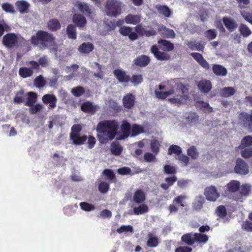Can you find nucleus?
Here are the masks:
<instances>
[{
	"label": "nucleus",
	"instance_id": "f257e3e1",
	"mask_svg": "<svg viewBox=\"0 0 252 252\" xmlns=\"http://www.w3.org/2000/svg\"><path fill=\"white\" fill-rule=\"evenodd\" d=\"M117 123L114 120H103L99 122L96 126L97 137L101 143H106L113 140L118 129Z\"/></svg>",
	"mask_w": 252,
	"mask_h": 252
},
{
	"label": "nucleus",
	"instance_id": "f03ea898",
	"mask_svg": "<svg viewBox=\"0 0 252 252\" xmlns=\"http://www.w3.org/2000/svg\"><path fill=\"white\" fill-rule=\"evenodd\" d=\"M30 42L33 46L44 50L54 45L55 43V37L51 33L39 30L35 34L32 36Z\"/></svg>",
	"mask_w": 252,
	"mask_h": 252
},
{
	"label": "nucleus",
	"instance_id": "7ed1b4c3",
	"mask_svg": "<svg viewBox=\"0 0 252 252\" xmlns=\"http://www.w3.org/2000/svg\"><path fill=\"white\" fill-rule=\"evenodd\" d=\"M124 4L119 0H107L105 5L106 14L111 17H117L122 13Z\"/></svg>",
	"mask_w": 252,
	"mask_h": 252
},
{
	"label": "nucleus",
	"instance_id": "20e7f679",
	"mask_svg": "<svg viewBox=\"0 0 252 252\" xmlns=\"http://www.w3.org/2000/svg\"><path fill=\"white\" fill-rule=\"evenodd\" d=\"M158 90H156L154 93L156 97L159 99L164 100L175 93V90L173 86L169 88L166 85L162 84L158 85Z\"/></svg>",
	"mask_w": 252,
	"mask_h": 252
},
{
	"label": "nucleus",
	"instance_id": "39448f33",
	"mask_svg": "<svg viewBox=\"0 0 252 252\" xmlns=\"http://www.w3.org/2000/svg\"><path fill=\"white\" fill-rule=\"evenodd\" d=\"M2 42L6 48L12 49L18 46V37L14 33H8L3 36Z\"/></svg>",
	"mask_w": 252,
	"mask_h": 252
},
{
	"label": "nucleus",
	"instance_id": "423d86ee",
	"mask_svg": "<svg viewBox=\"0 0 252 252\" xmlns=\"http://www.w3.org/2000/svg\"><path fill=\"white\" fill-rule=\"evenodd\" d=\"M76 6L80 12L85 14L88 18L93 19L95 16V9L87 3L77 1Z\"/></svg>",
	"mask_w": 252,
	"mask_h": 252
},
{
	"label": "nucleus",
	"instance_id": "0eeeda50",
	"mask_svg": "<svg viewBox=\"0 0 252 252\" xmlns=\"http://www.w3.org/2000/svg\"><path fill=\"white\" fill-rule=\"evenodd\" d=\"M240 123L250 132H252V111L251 114L241 112L238 116Z\"/></svg>",
	"mask_w": 252,
	"mask_h": 252
},
{
	"label": "nucleus",
	"instance_id": "6e6552de",
	"mask_svg": "<svg viewBox=\"0 0 252 252\" xmlns=\"http://www.w3.org/2000/svg\"><path fill=\"white\" fill-rule=\"evenodd\" d=\"M252 189L251 185L245 184L240 185L239 191L237 192L233 197V199L236 201L243 202V197L248 196Z\"/></svg>",
	"mask_w": 252,
	"mask_h": 252
},
{
	"label": "nucleus",
	"instance_id": "1a4fd4ad",
	"mask_svg": "<svg viewBox=\"0 0 252 252\" xmlns=\"http://www.w3.org/2000/svg\"><path fill=\"white\" fill-rule=\"evenodd\" d=\"M234 170L235 173L241 175H246L249 172L248 164L240 158L237 159Z\"/></svg>",
	"mask_w": 252,
	"mask_h": 252
},
{
	"label": "nucleus",
	"instance_id": "9d476101",
	"mask_svg": "<svg viewBox=\"0 0 252 252\" xmlns=\"http://www.w3.org/2000/svg\"><path fill=\"white\" fill-rule=\"evenodd\" d=\"M204 194L206 199L211 201H215L219 197L220 193L215 186L207 187L205 189Z\"/></svg>",
	"mask_w": 252,
	"mask_h": 252
},
{
	"label": "nucleus",
	"instance_id": "9b49d317",
	"mask_svg": "<svg viewBox=\"0 0 252 252\" xmlns=\"http://www.w3.org/2000/svg\"><path fill=\"white\" fill-rule=\"evenodd\" d=\"M151 52L155 57L159 61H167L170 59V56L164 51H159L157 45H154L151 47Z\"/></svg>",
	"mask_w": 252,
	"mask_h": 252
},
{
	"label": "nucleus",
	"instance_id": "f8f14e48",
	"mask_svg": "<svg viewBox=\"0 0 252 252\" xmlns=\"http://www.w3.org/2000/svg\"><path fill=\"white\" fill-rule=\"evenodd\" d=\"M121 129L122 133L117 137V140L125 139L130 135L131 129L130 124L127 121H123L121 126Z\"/></svg>",
	"mask_w": 252,
	"mask_h": 252
},
{
	"label": "nucleus",
	"instance_id": "ddd939ff",
	"mask_svg": "<svg viewBox=\"0 0 252 252\" xmlns=\"http://www.w3.org/2000/svg\"><path fill=\"white\" fill-rule=\"evenodd\" d=\"M240 183L239 181L231 180L224 187L225 194L227 195L237 192L240 188Z\"/></svg>",
	"mask_w": 252,
	"mask_h": 252
},
{
	"label": "nucleus",
	"instance_id": "4468645a",
	"mask_svg": "<svg viewBox=\"0 0 252 252\" xmlns=\"http://www.w3.org/2000/svg\"><path fill=\"white\" fill-rule=\"evenodd\" d=\"M113 74L120 83H127L130 81V76L122 69H115L113 71Z\"/></svg>",
	"mask_w": 252,
	"mask_h": 252
},
{
	"label": "nucleus",
	"instance_id": "2eb2a0df",
	"mask_svg": "<svg viewBox=\"0 0 252 252\" xmlns=\"http://www.w3.org/2000/svg\"><path fill=\"white\" fill-rule=\"evenodd\" d=\"M119 32L123 36H128L130 40L134 41L137 39L138 35L135 32H132V28L129 27L123 26L120 28Z\"/></svg>",
	"mask_w": 252,
	"mask_h": 252
},
{
	"label": "nucleus",
	"instance_id": "dca6fc26",
	"mask_svg": "<svg viewBox=\"0 0 252 252\" xmlns=\"http://www.w3.org/2000/svg\"><path fill=\"white\" fill-rule=\"evenodd\" d=\"M158 31L160 35L164 38H174L176 36L173 30L167 28L162 25L158 26Z\"/></svg>",
	"mask_w": 252,
	"mask_h": 252
},
{
	"label": "nucleus",
	"instance_id": "f3484780",
	"mask_svg": "<svg viewBox=\"0 0 252 252\" xmlns=\"http://www.w3.org/2000/svg\"><path fill=\"white\" fill-rule=\"evenodd\" d=\"M190 55L203 68L206 70L209 69L210 66L209 63L200 53L193 52L190 53Z\"/></svg>",
	"mask_w": 252,
	"mask_h": 252
},
{
	"label": "nucleus",
	"instance_id": "a211bd4d",
	"mask_svg": "<svg viewBox=\"0 0 252 252\" xmlns=\"http://www.w3.org/2000/svg\"><path fill=\"white\" fill-rule=\"evenodd\" d=\"M158 48L164 52L172 51L174 49L173 43L168 40L160 39L158 41Z\"/></svg>",
	"mask_w": 252,
	"mask_h": 252
},
{
	"label": "nucleus",
	"instance_id": "6ab92c4d",
	"mask_svg": "<svg viewBox=\"0 0 252 252\" xmlns=\"http://www.w3.org/2000/svg\"><path fill=\"white\" fill-rule=\"evenodd\" d=\"M42 100L44 104H49V109H52L56 107L57 99L55 95L46 94L42 96Z\"/></svg>",
	"mask_w": 252,
	"mask_h": 252
},
{
	"label": "nucleus",
	"instance_id": "aec40b11",
	"mask_svg": "<svg viewBox=\"0 0 252 252\" xmlns=\"http://www.w3.org/2000/svg\"><path fill=\"white\" fill-rule=\"evenodd\" d=\"M150 58L145 55H141L137 57L133 60V63L136 66L140 67H145L149 64L150 62Z\"/></svg>",
	"mask_w": 252,
	"mask_h": 252
},
{
	"label": "nucleus",
	"instance_id": "412c9836",
	"mask_svg": "<svg viewBox=\"0 0 252 252\" xmlns=\"http://www.w3.org/2000/svg\"><path fill=\"white\" fill-rule=\"evenodd\" d=\"M81 109L84 113L94 114L98 109V107L96 105H93L92 102L87 101L82 103Z\"/></svg>",
	"mask_w": 252,
	"mask_h": 252
},
{
	"label": "nucleus",
	"instance_id": "4be33fe9",
	"mask_svg": "<svg viewBox=\"0 0 252 252\" xmlns=\"http://www.w3.org/2000/svg\"><path fill=\"white\" fill-rule=\"evenodd\" d=\"M135 102V96L131 93L127 94L123 98V105L126 108H131L134 105Z\"/></svg>",
	"mask_w": 252,
	"mask_h": 252
},
{
	"label": "nucleus",
	"instance_id": "5701e85b",
	"mask_svg": "<svg viewBox=\"0 0 252 252\" xmlns=\"http://www.w3.org/2000/svg\"><path fill=\"white\" fill-rule=\"evenodd\" d=\"M222 22L225 28L230 32H233L238 27L236 22L230 17H223Z\"/></svg>",
	"mask_w": 252,
	"mask_h": 252
},
{
	"label": "nucleus",
	"instance_id": "b1692460",
	"mask_svg": "<svg viewBox=\"0 0 252 252\" xmlns=\"http://www.w3.org/2000/svg\"><path fill=\"white\" fill-rule=\"evenodd\" d=\"M72 22L75 26L82 28L87 24V20L83 15L75 14L72 17Z\"/></svg>",
	"mask_w": 252,
	"mask_h": 252
},
{
	"label": "nucleus",
	"instance_id": "393cba45",
	"mask_svg": "<svg viewBox=\"0 0 252 252\" xmlns=\"http://www.w3.org/2000/svg\"><path fill=\"white\" fill-rule=\"evenodd\" d=\"M197 87L201 92L205 94L209 93L212 88L211 82L208 80L200 81L198 83Z\"/></svg>",
	"mask_w": 252,
	"mask_h": 252
},
{
	"label": "nucleus",
	"instance_id": "a878e982",
	"mask_svg": "<svg viewBox=\"0 0 252 252\" xmlns=\"http://www.w3.org/2000/svg\"><path fill=\"white\" fill-rule=\"evenodd\" d=\"M94 49V45L90 42H84L78 47V51L82 54H88Z\"/></svg>",
	"mask_w": 252,
	"mask_h": 252
},
{
	"label": "nucleus",
	"instance_id": "bb28decb",
	"mask_svg": "<svg viewBox=\"0 0 252 252\" xmlns=\"http://www.w3.org/2000/svg\"><path fill=\"white\" fill-rule=\"evenodd\" d=\"M17 10L21 13H26L28 12L30 4L25 0H17L15 3Z\"/></svg>",
	"mask_w": 252,
	"mask_h": 252
},
{
	"label": "nucleus",
	"instance_id": "cd10ccee",
	"mask_svg": "<svg viewBox=\"0 0 252 252\" xmlns=\"http://www.w3.org/2000/svg\"><path fill=\"white\" fill-rule=\"evenodd\" d=\"M48 30L51 32H56L61 28L60 22L56 19H51L47 23Z\"/></svg>",
	"mask_w": 252,
	"mask_h": 252
},
{
	"label": "nucleus",
	"instance_id": "c85d7f7f",
	"mask_svg": "<svg viewBox=\"0 0 252 252\" xmlns=\"http://www.w3.org/2000/svg\"><path fill=\"white\" fill-rule=\"evenodd\" d=\"M213 72L217 76H225L227 73V69L222 65L213 64L212 66Z\"/></svg>",
	"mask_w": 252,
	"mask_h": 252
},
{
	"label": "nucleus",
	"instance_id": "c756f323",
	"mask_svg": "<svg viewBox=\"0 0 252 252\" xmlns=\"http://www.w3.org/2000/svg\"><path fill=\"white\" fill-rule=\"evenodd\" d=\"M141 21V17L138 15L128 14L125 18V21L126 24L137 25Z\"/></svg>",
	"mask_w": 252,
	"mask_h": 252
},
{
	"label": "nucleus",
	"instance_id": "7c9ffc66",
	"mask_svg": "<svg viewBox=\"0 0 252 252\" xmlns=\"http://www.w3.org/2000/svg\"><path fill=\"white\" fill-rule=\"evenodd\" d=\"M145 194L144 192L140 189L135 191L133 195V201L138 204L142 203L145 200Z\"/></svg>",
	"mask_w": 252,
	"mask_h": 252
},
{
	"label": "nucleus",
	"instance_id": "2f4dec72",
	"mask_svg": "<svg viewBox=\"0 0 252 252\" xmlns=\"http://www.w3.org/2000/svg\"><path fill=\"white\" fill-rule=\"evenodd\" d=\"M192 233H189L184 234L181 237V241L185 244L189 246H192L195 243V238Z\"/></svg>",
	"mask_w": 252,
	"mask_h": 252
},
{
	"label": "nucleus",
	"instance_id": "473e14b6",
	"mask_svg": "<svg viewBox=\"0 0 252 252\" xmlns=\"http://www.w3.org/2000/svg\"><path fill=\"white\" fill-rule=\"evenodd\" d=\"M148 239L147 241L146 245L150 248H155L159 244L158 238L154 236L152 233H149L148 235Z\"/></svg>",
	"mask_w": 252,
	"mask_h": 252
},
{
	"label": "nucleus",
	"instance_id": "72a5a7b5",
	"mask_svg": "<svg viewBox=\"0 0 252 252\" xmlns=\"http://www.w3.org/2000/svg\"><path fill=\"white\" fill-rule=\"evenodd\" d=\"M235 93L236 90L231 87H224L220 90V95L224 97H228L232 96Z\"/></svg>",
	"mask_w": 252,
	"mask_h": 252
},
{
	"label": "nucleus",
	"instance_id": "f704fd0d",
	"mask_svg": "<svg viewBox=\"0 0 252 252\" xmlns=\"http://www.w3.org/2000/svg\"><path fill=\"white\" fill-rule=\"evenodd\" d=\"M177 180V178L175 176L166 177L165 179V181L166 183H162L160 185V187L164 190L168 189L169 187L173 185L174 183Z\"/></svg>",
	"mask_w": 252,
	"mask_h": 252
},
{
	"label": "nucleus",
	"instance_id": "c9c22d12",
	"mask_svg": "<svg viewBox=\"0 0 252 252\" xmlns=\"http://www.w3.org/2000/svg\"><path fill=\"white\" fill-rule=\"evenodd\" d=\"M70 138V139L72 140L73 143L76 145L83 144L87 139V136L86 135L80 136V134H74L72 135V137Z\"/></svg>",
	"mask_w": 252,
	"mask_h": 252
},
{
	"label": "nucleus",
	"instance_id": "e433bc0d",
	"mask_svg": "<svg viewBox=\"0 0 252 252\" xmlns=\"http://www.w3.org/2000/svg\"><path fill=\"white\" fill-rule=\"evenodd\" d=\"M187 45L189 48L192 50H197L198 51H203L204 46L199 42L195 41H189L188 42Z\"/></svg>",
	"mask_w": 252,
	"mask_h": 252
},
{
	"label": "nucleus",
	"instance_id": "4c0bfd02",
	"mask_svg": "<svg viewBox=\"0 0 252 252\" xmlns=\"http://www.w3.org/2000/svg\"><path fill=\"white\" fill-rule=\"evenodd\" d=\"M19 74L21 77L26 78L32 76L33 71L31 68L22 67L19 69Z\"/></svg>",
	"mask_w": 252,
	"mask_h": 252
},
{
	"label": "nucleus",
	"instance_id": "58836bf2",
	"mask_svg": "<svg viewBox=\"0 0 252 252\" xmlns=\"http://www.w3.org/2000/svg\"><path fill=\"white\" fill-rule=\"evenodd\" d=\"M131 136L134 137L144 132V129L142 126L134 124L131 126Z\"/></svg>",
	"mask_w": 252,
	"mask_h": 252
},
{
	"label": "nucleus",
	"instance_id": "ea45409f",
	"mask_svg": "<svg viewBox=\"0 0 252 252\" xmlns=\"http://www.w3.org/2000/svg\"><path fill=\"white\" fill-rule=\"evenodd\" d=\"M66 33L69 38L76 39L77 33L75 26L72 24L68 25L66 28Z\"/></svg>",
	"mask_w": 252,
	"mask_h": 252
},
{
	"label": "nucleus",
	"instance_id": "a19ab883",
	"mask_svg": "<svg viewBox=\"0 0 252 252\" xmlns=\"http://www.w3.org/2000/svg\"><path fill=\"white\" fill-rule=\"evenodd\" d=\"M37 95L35 93L30 92L28 93L27 100L25 105L28 106H32L36 101Z\"/></svg>",
	"mask_w": 252,
	"mask_h": 252
},
{
	"label": "nucleus",
	"instance_id": "79ce46f5",
	"mask_svg": "<svg viewBox=\"0 0 252 252\" xmlns=\"http://www.w3.org/2000/svg\"><path fill=\"white\" fill-rule=\"evenodd\" d=\"M110 151L113 155L119 156L122 153L123 148L118 143L113 142L111 145Z\"/></svg>",
	"mask_w": 252,
	"mask_h": 252
},
{
	"label": "nucleus",
	"instance_id": "37998d69",
	"mask_svg": "<svg viewBox=\"0 0 252 252\" xmlns=\"http://www.w3.org/2000/svg\"><path fill=\"white\" fill-rule=\"evenodd\" d=\"M156 8L160 14L164 15L165 17H169L170 16L171 12L167 6L160 5H157Z\"/></svg>",
	"mask_w": 252,
	"mask_h": 252
},
{
	"label": "nucleus",
	"instance_id": "c03bdc74",
	"mask_svg": "<svg viewBox=\"0 0 252 252\" xmlns=\"http://www.w3.org/2000/svg\"><path fill=\"white\" fill-rule=\"evenodd\" d=\"M193 236L195 238V242H198L199 243H206L209 239V237L207 235L202 234L200 233H194Z\"/></svg>",
	"mask_w": 252,
	"mask_h": 252
},
{
	"label": "nucleus",
	"instance_id": "a18cd8bd",
	"mask_svg": "<svg viewBox=\"0 0 252 252\" xmlns=\"http://www.w3.org/2000/svg\"><path fill=\"white\" fill-rule=\"evenodd\" d=\"M148 210V207L146 204H141L138 207L133 208V213L136 215L143 214L147 213Z\"/></svg>",
	"mask_w": 252,
	"mask_h": 252
},
{
	"label": "nucleus",
	"instance_id": "49530a36",
	"mask_svg": "<svg viewBox=\"0 0 252 252\" xmlns=\"http://www.w3.org/2000/svg\"><path fill=\"white\" fill-rule=\"evenodd\" d=\"M102 173L106 177V178L109 180L111 183L116 182V176L112 170L110 169H104Z\"/></svg>",
	"mask_w": 252,
	"mask_h": 252
},
{
	"label": "nucleus",
	"instance_id": "de8ad7c7",
	"mask_svg": "<svg viewBox=\"0 0 252 252\" xmlns=\"http://www.w3.org/2000/svg\"><path fill=\"white\" fill-rule=\"evenodd\" d=\"M251 146H252V136L248 135L242 138L239 147L240 149H243Z\"/></svg>",
	"mask_w": 252,
	"mask_h": 252
},
{
	"label": "nucleus",
	"instance_id": "09e8293b",
	"mask_svg": "<svg viewBox=\"0 0 252 252\" xmlns=\"http://www.w3.org/2000/svg\"><path fill=\"white\" fill-rule=\"evenodd\" d=\"M239 31L243 37H248L252 33V32L245 24H241L239 26Z\"/></svg>",
	"mask_w": 252,
	"mask_h": 252
},
{
	"label": "nucleus",
	"instance_id": "8fccbe9b",
	"mask_svg": "<svg viewBox=\"0 0 252 252\" xmlns=\"http://www.w3.org/2000/svg\"><path fill=\"white\" fill-rule=\"evenodd\" d=\"M186 119L188 123L191 125L198 122L199 116L195 112H190L187 114Z\"/></svg>",
	"mask_w": 252,
	"mask_h": 252
},
{
	"label": "nucleus",
	"instance_id": "3c124183",
	"mask_svg": "<svg viewBox=\"0 0 252 252\" xmlns=\"http://www.w3.org/2000/svg\"><path fill=\"white\" fill-rule=\"evenodd\" d=\"M240 13L246 21L252 25V10H242L240 11Z\"/></svg>",
	"mask_w": 252,
	"mask_h": 252
},
{
	"label": "nucleus",
	"instance_id": "603ef678",
	"mask_svg": "<svg viewBox=\"0 0 252 252\" xmlns=\"http://www.w3.org/2000/svg\"><path fill=\"white\" fill-rule=\"evenodd\" d=\"M46 82L41 75L36 77L33 80V85L37 88H43Z\"/></svg>",
	"mask_w": 252,
	"mask_h": 252
},
{
	"label": "nucleus",
	"instance_id": "864d4df0",
	"mask_svg": "<svg viewBox=\"0 0 252 252\" xmlns=\"http://www.w3.org/2000/svg\"><path fill=\"white\" fill-rule=\"evenodd\" d=\"M182 151L181 148L176 145H171L168 149V155L176 154L177 156L182 154Z\"/></svg>",
	"mask_w": 252,
	"mask_h": 252
},
{
	"label": "nucleus",
	"instance_id": "5fc2aeb1",
	"mask_svg": "<svg viewBox=\"0 0 252 252\" xmlns=\"http://www.w3.org/2000/svg\"><path fill=\"white\" fill-rule=\"evenodd\" d=\"M187 98V95H178L177 97L168 98V101L172 104H181L183 103L184 100H186Z\"/></svg>",
	"mask_w": 252,
	"mask_h": 252
},
{
	"label": "nucleus",
	"instance_id": "6e6d98bb",
	"mask_svg": "<svg viewBox=\"0 0 252 252\" xmlns=\"http://www.w3.org/2000/svg\"><path fill=\"white\" fill-rule=\"evenodd\" d=\"M187 154L193 159H197L199 156L197 149L194 146L190 147L187 150Z\"/></svg>",
	"mask_w": 252,
	"mask_h": 252
},
{
	"label": "nucleus",
	"instance_id": "4d7b16f0",
	"mask_svg": "<svg viewBox=\"0 0 252 252\" xmlns=\"http://www.w3.org/2000/svg\"><path fill=\"white\" fill-rule=\"evenodd\" d=\"M204 35L208 40H212L216 38L217 32L216 30L214 29H210L205 32Z\"/></svg>",
	"mask_w": 252,
	"mask_h": 252
},
{
	"label": "nucleus",
	"instance_id": "13d9d810",
	"mask_svg": "<svg viewBox=\"0 0 252 252\" xmlns=\"http://www.w3.org/2000/svg\"><path fill=\"white\" fill-rule=\"evenodd\" d=\"M204 203V199L202 197H199L193 204V209L195 211L200 210Z\"/></svg>",
	"mask_w": 252,
	"mask_h": 252
},
{
	"label": "nucleus",
	"instance_id": "bf43d9fd",
	"mask_svg": "<svg viewBox=\"0 0 252 252\" xmlns=\"http://www.w3.org/2000/svg\"><path fill=\"white\" fill-rule=\"evenodd\" d=\"M143 80V76L141 74H134L131 78L130 77V82L135 86L141 83Z\"/></svg>",
	"mask_w": 252,
	"mask_h": 252
},
{
	"label": "nucleus",
	"instance_id": "052dcab7",
	"mask_svg": "<svg viewBox=\"0 0 252 252\" xmlns=\"http://www.w3.org/2000/svg\"><path fill=\"white\" fill-rule=\"evenodd\" d=\"M98 190L102 193H106L110 189L109 184L104 181L101 182L98 185Z\"/></svg>",
	"mask_w": 252,
	"mask_h": 252
},
{
	"label": "nucleus",
	"instance_id": "680f3d73",
	"mask_svg": "<svg viewBox=\"0 0 252 252\" xmlns=\"http://www.w3.org/2000/svg\"><path fill=\"white\" fill-rule=\"evenodd\" d=\"M71 92L76 97H79L85 93V89L81 86H78L72 88Z\"/></svg>",
	"mask_w": 252,
	"mask_h": 252
},
{
	"label": "nucleus",
	"instance_id": "e2e57ef3",
	"mask_svg": "<svg viewBox=\"0 0 252 252\" xmlns=\"http://www.w3.org/2000/svg\"><path fill=\"white\" fill-rule=\"evenodd\" d=\"M24 91L23 90L18 91L16 94V96L14 98V102L15 103L20 104L24 101Z\"/></svg>",
	"mask_w": 252,
	"mask_h": 252
},
{
	"label": "nucleus",
	"instance_id": "0e129e2a",
	"mask_svg": "<svg viewBox=\"0 0 252 252\" xmlns=\"http://www.w3.org/2000/svg\"><path fill=\"white\" fill-rule=\"evenodd\" d=\"M81 209L85 211H91L94 210L95 206L87 202H82L80 203Z\"/></svg>",
	"mask_w": 252,
	"mask_h": 252
},
{
	"label": "nucleus",
	"instance_id": "69168bd1",
	"mask_svg": "<svg viewBox=\"0 0 252 252\" xmlns=\"http://www.w3.org/2000/svg\"><path fill=\"white\" fill-rule=\"evenodd\" d=\"M159 143L156 140H152L150 144L152 151L155 154H157L159 151Z\"/></svg>",
	"mask_w": 252,
	"mask_h": 252
},
{
	"label": "nucleus",
	"instance_id": "338daca9",
	"mask_svg": "<svg viewBox=\"0 0 252 252\" xmlns=\"http://www.w3.org/2000/svg\"><path fill=\"white\" fill-rule=\"evenodd\" d=\"M2 9L7 13L14 14L15 13V10L13 5L9 3H3L1 5Z\"/></svg>",
	"mask_w": 252,
	"mask_h": 252
},
{
	"label": "nucleus",
	"instance_id": "774afa93",
	"mask_svg": "<svg viewBox=\"0 0 252 252\" xmlns=\"http://www.w3.org/2000/svg\"><path fill=\"white\" fill-rule=\"evenodd\" d=\"M163 171L166 174H175L177 172L175 167L167 164L164 166Z\"/></svg>",
	"mask_w": 252,
	"mask_h": 252
}]
</instances>
